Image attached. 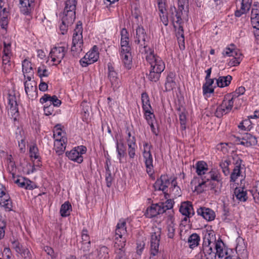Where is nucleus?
Here are the masks:
<instances>
[{
	"mask_svg": "<svg viewBox=\"0 0 259 259\" xmlns=\"http://www.w3.org/2000/svg\"><path fill=\"white\" fill-rule=\"evenodd\" d=\"M144 55L147 62L151 66L148 78L151 81L156 82L165 69V63L161 58L154 53L153 49Z\"/></svg>",
	"mask_w": 259,
	"mask_h": 259,
	"instance_id": "1",
	"label": "nucleus"
},
{
	"mask_svg": "<svg viewBox=\"0 0 259 259\" xmlns=\"http://www.w3.org/2000/svg\"><path fill=\"white\" fill-rule=\"evenodd\" d=\"M203 243L198 255L200 259H215L212 248L215 245V235L213 230H204L202 232Z\"/></svg>",
	"mask_w": 259,
	"mask_h": 259,
	"instance_id": "2",
	"label": "nucleus"
},
{
	"mask_svg": "<svg viewBox=\"0 0 259 259\" xmlns=\"http://www.w3.org/2000/svg\"><path fill=\"white\" fill-rule=\"evenodd\" d=\"M120 48L119 55L124 67L129 70L132 67V48L129 44V34L125 28L120 31Z\"/></svg>",
	"mask_w": 259,
	"mask_h": 259,
	"instance_id": "3",
	"label": "nucleus"
},
{
	"mask_svg": "<svg viewBox=\"0 0 259 259\" xmlns=\"http://www.w3.org/2000/svg\"><path fill=\"white\" fill-rule=\"evenodd\" d=\"M175 28L176 36L181 50L185 49V39L184 30L182 26L183 20L182 19V13L181 11H177L175 7L171 8L169 13Z\"/></svg>",
	"mask_w": 259,
	"mask_h": 259,
	"instance_id": "4",
	"label": "nucleus"
},
{
	"mask_svg": "<svg viewBox=\"0 0 259 259\" xmlns=\"http://www.w3.org/2000/svg\"><path fill=\"white\" fill-rule=\"evenodd\" d=\"M171 185L169 188L170 192L175 195H180L179 187L177 186V183L175 178L170 180L167 175H161L154 184V187L156 190H160L166 193L168 187Z\"/></svg>",
	"mask_w": 259,
	"mask_h": 259,
	"instance_id": "5",
	"label": "nucleus"
},
{
	"mask_svg": "<svg viewBox=\"0 0 259 259\" xmlns=\"http://www.w3.org/2000/svg\"><path fill=\"white\" fill-rule=\"evenodd\" d=\"M134 41L139 45V51L142 54L145 53L153 50L148 47L149 39L142 26H138L136 29V34L134 35Z\"/></svg>",
	"mask_w": 259,
	"mask_h": 259,
	"instance_id": "6",
	"label": "nucleus"
},
{
	"mask_svg": "<svg viewBox=\"0 0 259 259\" xmlns=\"http://www.w3.org/2000/svg\"><path fill=\"white\" fill-rule=\"evenodd\" d=\"M82 33V24L79 22L76 25L72 36L71 52L74 56L78 55L82 50L83 39Z\"/></svg>",
	"mask_w": 259,
	"mask_h": 259,
	"instance_id": "7",
	"label": "nucleus"
},
{
	"mask_svg": "<svg viewBox=\"0 0 259 259\" xmlns=\"http://www.w3.org/2000/svg\"><path fill=\"white\" fill-rule=\"evenodd\" d=\"M161 236V229L159 227L152 228L150 240L151 256H155L159 252V246Z\"/></svg>",
	"mask_w": 259,
	"mask_h": 259,
	"instance_id": "8",
	"label": "nucleus"
},
{
	"mask_svg": "<svg viewBox=\"0 0 259 259\" xmlns=\"http://www.w3.org/2000/svg\"><path fill=\"white\" fill-rule=\"evenodd\" d=\"M67 50V45L65 44L54 47L51 50L50 56L54 65H57L61 62Z\"/></svg>",
	"mask_w": 259,
	"mask_h": 259,
	"instance_id": "9",
	"label": "nucleus"
},
{
	"mask_svg": "<svg viewBox=\"0 0 259 259\" xmlns=\"http://www.w3.org/2000/svg\"><path fill=\"white\" fill-rule=\"evenodd\" d=\"M152 148V145L147 142L143 144V156L147 172L149 175H152L153 173V159L151 152Z\"/></svg>",
	"mask_w": 259,
	"mask_h": 259,
	"instance_id": "10",
	"label": "nucleus"
},
{
	"mask_svg": "<svg viewBox=\"0 0 259 259\" xmlns=\"http://www.w3.org/2000/svg\"><path fill=\"white\" fill-rule=\"evenodd\" d=\"M234 100L231 98V95L225 97L222 104L219 105L215 112V115L219 118L224 115L229 113L234 106Z\"/></svg>",
	"mask_w": 259,
	"mask_h": 259,
	"instance_id": "11",
	"label": "nucleus"
},
{
	"mask_svg": "<svg viewBox=\"0 0 259 259\" xmlns=\"http://www.w3.org/2000/svg\"><path fill=\"white\" fill-rule=\"evenodd\" d=\"M87 150V148L84 146H78L69 151H66L65 154L70 160L81 163L83 159L82 155L86 153Z\"/></svg>",
	"mask_w": 259,
	"mask_h": 259,
	"instance_id": "12",
	"label": "nucleus"
},
{
	"mask_svg": "<svg viewBox=\"0 0 259 259\" xmlns=\"http://www.w3.org/2000/svg\"><path fill=\"white\" fill-rule=\"evenodd\" d=\"M0 206L6 211L13 210V202L6 188L0 184Z\"/></svg>",
	"mask_w": 259,
	"mask_h": 259,
	"instance_id": "13",
	"label": "nucleus"
},
{
	"mask_svg": "<svg viewBox=\"0 0 259 259\" xmlns=\"http://www.w3.org/2000/svg\"><path fill=\"white\" fill-rule=\"evenodd\" d=\"M179 211L184 215V218L182 220V224L186 225L190 223L189 219L194 214L195 212L192 203L190 202H183L181 203Z\"/></svg>",
	"mask_w": 259,
	"mask_h": 259,
	"instance_id": "14",
	"label": "nucleus"
},
{
	"mask_svg": "<svg viewBox=\"0 0 259 259\" xmlns=\"http://www.w3.org/2000/svg\"><path fill=\"white\" fill-rule=\"evenodd\" d=\"M251 23L254 29V34L256 39L259 38V3H254L251 13Z\"/></svg>",
	"mask_w": 259,
	"mask_h": 259,
	"instance_id": "15",
	"label": "nucleus"
},
{
	"mask_svg": "<svg viewBox=\"0 0 259 259\" xmlns=\"http://www.w3.org/2000/svg\"><path fill=\"white\" fill-rule=\"evenodd\" d=\"M98 47L94 46L92 50L88 52L81 60L80 64L82 67H87L89 65L96 62L99 58Z\"/></svg>",
	"mask_w": 259,
	"mask_h": 259,
	"instance_id": "16",
	"label": "nucleus"
},
{
	"mask_svg": "<svg viewBox=\"0 0 259 259\" xmlns=\"http://www.w3.org/2000/svg\"><path fill=\"white\" fill-rule=\"evenodd\" d=\"M108 78L113 90H117L121 85L119 75L111 63L108 64Z\"/></svg>",
	"mask_w": 259,
	"mask_h": 259,
	"instance_id": "17",
	"label": "nucleus"
},
{
	"mask_svg": "<svg viewBox=\"0 0 259 259\" xmlns=\"http://www.w3.org/2000/svg\"><path fill=\"white\" fill-rule=\"evenodd\" d=\"M77 0H67L64 9L63 15L68 16L69 21L71 22L75 19V10Z\"/></svg>",
	"mask_w": 259,
	"mask_h": 259,
	"instance_id": "18",
	"label": "nucleus"
},
{
	"mask_svg": "<svg viewBox=\"0 0 259 259\" xmlns=\"http://www.w3.org/2000/svg\"><path fill=\"white\" fill-rule=\"evenodd\" d=\"M235 166L230 176V182H235L240 177H243L241 175L242 170L244 168L243 161L239 158L235 160Z\"/></svg>",
	"mask_w": 259,
	"mask_h": 259,
	"instance_id": "19",
	"label": "nucleus"
},
{
	"mask_svg": "<svg viewBox=\"0 0 259 259\" xmlns=\"http://www.w3.org/2000/svg\"><path fill=\"white\" fill-rule=\"evenodd\" d=\"M34 0H19V8L22 14L30 16L33 9Z\"/></svg>",
	"mask_w": 259,
	"mask_h": 259,
	"instance_id": "20",
	"label": "nucleus"
},
{
	"mask_svg": "<svg viewBox=\"0 0 259 259\" xmlns=\"http://www.w3.org/2000/svg\"><path fill=\"white\" fill-rule=\"evenodd\" d=\"M198 215L202 217L207 221H213L215 217V213L212 209L206 207H200L197 210Z\"/></svg>",
	"mask_w": 259,
	"mask_h": 259,
	"instance_id": "21",
	"label": "nucleus"
},
{
	"mask_svg": "<svg viewBox=\"0 0 259 259\" xmlns=\"http://www.w3.org/2000/svg\"><path fill=\"white\" fill-rule=\"evenodd\" d=\"M239 144L246 147H250L257 144V141L255 137L250 134L246 133L244 135L242 139L238 138Z\"/></svg>",
	"mask_w": 259,
	"mask_h": 259,
	"instance_id": "22",
	"label": "nucleus"
},
{
	"mask_svg": "<svg viewBox=\"0 0 259 259\" xmlns=\"http://www.w3.org/2000/svg\"><path fill=\"white\" fill-rule=\"evenodd\" d=\"M163 213H164V210L161 208L160 204L158 203L153 204L150 207H148L147 209L145 215L147 218H152Z\"/></svg>",
	"mask_w": 259,
	"mask_h": 259,
	"instance_id": "23",
	"label": "nucleus"
},
{
	"mask_svg": "<svg viewBox=\"0 0 259 259\" xmlns=\"http://www.w3.org/2000/svg\"><path fill=\"white\" fill-rule=\"evenodd\" d=\"M40 102L41 104L45 103H49L53 107H59L61 104V100H59L56 96H51L49 94H45L40 99Z\"/></svg>",
	"mask_w": 259,
	"mask_h": 259,
	"instance_id": "24",
	"label": "nucleus"
},
{
	"mask_svg": "<svg viewBox=\"0 0 259 259\" xmlns=\"http://www.w3.org/2000/svg\"><path fill=\"white\" fill-rule=\"evenodd\" d=\"M14 182L19 187L26 189L32 190L36 187L35 184L31 181L24 177H19L17 178L14 181Z\"/></svg>",
	"mask_w": 259,
	"mask_h": 259,
	"instance_id": "25",
	"label": "nucleus"
},
{
	"mask_svg": "<svg viewBox=\"0 0 259 259\" xmlns=\"http://www.w3.org/2000/svg\"><path fill=\"white\" fill-rule=\"evenodd\" d=\"M176 73L174 72H169L167 74L165 83L166 91H170L176 86Z\"/></svg>",
	"mask_w": 259,
	"mask_h": 259,
	"instance_id": "26",
	"label": "nucleus"
},
{
	"mask_svg": "<svg viewBox=\"0 0 259 259\" xmlns=\"http://www.w3.org/2000/svg\"><path fill=\"white\" fill-rule=\"evenodd\" d=\"M207 182H208L210 180L213 181H216L221 185L222 184V178L220 172L216 169H212L208 172H207L206 176L203 177Z\"/></svg>",
	"mask_w": 259,
	"mask_h": 259,
	"instance_id": "27",
	"label": "nucleus"
},
{
	"mask_svg": "<svg viewBox=\"0 0 259 259\" xmlns=\"http://www.w3.org/2000/svg\"><path fill=\"white\" fill-rule=\"evenodd\" d=\"M238 54H242L240 50L235 46L232 44L227 47L223 51L222 55L224 57L237 56Z\"/></svg>",
	"mask_w": 259,
	"mask_h": 259,
	"instance_id": "28",
	"label": "nucleus"
},
{
	"mask_svg": "<svg viewBox=\"0 0 259 259\" xmlns=\"http://www.w3.org/2000/svg\"><path fill=\"white\" fill-rule=\"evenodd\" d=\"M81 238L82 246L81 247V249L84 252L89 251L90 247L91 241L88 234V231L85 228H83L82 230Z\"/></svg>",
	"mask_w": 259,
	"mask_h": 259,
	"instance_id": "29",
	"label": "nucleus"
},
{
	"mask_svg": "<svg viewBox=\"0 0 259 259\" xmlns=\"http://www.w3.org/2000/svg\"><path fill=\"white\" fill-rule=\"evenodd\" d=\"M234 196L236 198L237 200L241 202H245L248 198L246 190L245 188L240 187L235 189Z\"/></svg>",
	"mask_w": 259,
	"mask_h": 259,
	"instance_id": "30",
	"label": "nucleus"
},
{
	"mask_svg": "<svg viewBox=\"0 0 259 259\" xmlns=\"http://www.w3.org/2000/svg\"><path fill=\"white\" fill-rule=\"evenodd\" d=\"M67 138H64L62 140L55 141L54 146L56 153L58 155H61L63 154L66 149Z\"/></svg>",
	"mask_w": 259,
	"mask_h": 259,
	"instance_id": "31",
	"label": "nucleus"
},
{
	"mask_svg": "<svg viewBox=\"0 0 259 259\" xmlns=\"http://www.w3.org/2000/svg\"><path fill=\"white\" fill-rule=\"evenodd\" d=\"M196 172L198 176L203 177V175L207 174L208 165L206 162L203 161H198L196 165Z\"/></svg>",
	"mask_w": 259,
	"mask_h": 259,
	"instance_id": "32",
	"label": "nucleus"
},
{
	"mask_svg": "<svg viewBox=\"0 0 259 259\" xmlns=\"http://www.w3.org/2000/svg\"><path fill=\"white\" fill-rule=\"evenodd\" d=\"M214 245L216 250V252H214V254H215V259L216 258L217 255H218L219 258L223 257L227 254L223 242L222 241H218L215 243Z\"/></svg>",
	"mask_w": 259,
	"mask_h": 259,
	"instance_id": "33",
	"label": "nucleus"
},
{
	"mask_svg": "<svg viewBox=\"0 0 259 259\" xmlns=\"http://www.w3.org/2000/svg\"><path fill=\"white\" fill-rule=\"evenodd\" d=\"M126 232V222L124 220H120L116 227L115 236H123Z\"/></svg>",
	"mask_w": 259,
	"mask_h": 259,
	"instance_id": "34",
	"label": "nucleus"
},
{
	"mask_svg": "<svg viewBox=\"0 0 259 259\" xmlns=\"http://www.w3.org/2000/svg\"><path fill=\"white\" fill-rule=\"evenodd\" d=\"M232 79V77L228 75L227 76H220L217 79V84L220 88H224L228 86Z\"/></svg>",
	"mask_w": 259,
	"mask_h": 259,
	"instance_id": "35",
	"label": "nucleus"
},
{
	"mask_svg": "<svg viewBox=\"0 0 259 259\" xmlns=\"http://www.w3.org/2000/svg\"><path fill=\"white\" fill-rule=\"evenodd\" d=\"M22 71L24 77H26V74L33 75V70L31 63L27 59H25L22 62Z\"/></svg>",
	"mask_w": 259,
	"mask_h": 259,
	"instance_id": "36",
	"label": "nucleus"
},
{
	"mask_svg": "<svg viewBox=\"0 0 259 259\" xmlns=\"http://www.w3.org/2000/svg\"><path fill=\"white\" fill-rule=\"evenodd\" d=\"M24 84L25 93L28 96L31 95L37 90L36 83L34 80L29 82L24 81Z\"/></svg>",
	"mask_w": 259,
	"mask_h": 259,
	"instance_id": "37",
	"label": "nucleus"
},
{
	"mask_svg": "<svg viewBox=\"0 0 259 259\" xmlns=\"http://www.w3.org/2000/svg\"><path fill=\"white\" fill-rule=\"evenodd\" d=\"M72 210V206L68 201H66L63 203L60 208V213L62 217H66L70 215Z\"/></svg>",
	"mask_w": 259,
	"mask_h": 259,
	"instance_id": "38",
	"label": "nucleus"
},
{
	"mask_svg": "<svg viewBox=\"0 0 259 259\" xmlns=\"http://www.w3.org/2000/svg\"><path fill=\"white\" fill-rule=\"evenodd\" d=\"M116 148L117 152V157L121 162V160L126 154V148L124 144L122 142L119 143L117 141L116 143Z\"/></svg>",
	"mask_w": 259,
	"mask_h": 259,
	"instance_id": "39",
	"label": "nucleus"
},
{
	"mask_svg": "<svg viewBox=\"0 0 259 259\" xmlns=\"http://www.w3.org/2000/svg\"><path fill=\"white\" fill-rule=\"evenodd\" d=\"M68 16L63 15L62 18V23L60 26V29L62 34H64L67 30V27L73 24L74 20H73L71 22L68 20Z\"/></svg>",
	"mask_w": 259,
	"mask_h": 259,
	"instance_id": "40",
	"label": "nucleus"
},
{
	"mask_svg": "<svg viewBox=\"0 0 259 259\" xmlns=\"http://www.w3.org/2000/svg\"><path fill=\"white\" fill-rule=\"evenodd\" d=\"M8 16L9 13L4 8L0 13V24L3 29H6L8 24Z\"/></svg>",
	"mask_w": 259,
	"mask_h": 259,
	"instance_id": "41",
	"label": "nucleus"
},
{
	"mask_svg": "<svg viewBox=\"0 0 259 259\" xmlns=\"http://www.w3.org/2000/svg\"><path fill=\"white\" fill-rule=\"evenodd\" d=\"M200 238L199 236L196 233H193L188 238V242L189 247L191 248H194L197 246L199 244Z\"/></svg>",
	"mask_w": 259,
	"mask_h": 259,
	"instance_id": "42",
	"label": "nucleus"
},
{
	"mask_svg": "<svg viewBox=\"0 0 259 259\" xmlns=\"http://www.w3.org/2000/svg\"><path fill=\"white\" fill-rule=\"evenodd\" d=\"M53 137L55 139V141L62 140L64 138H67L65 136V133L62 131V129L60 127L59 125H56L54 127L53 131Z\"/></svg>",
	"mask_w": 259,
	"mask_h": 259,
	"instance_id": "43",
	"label": "nucleus"
},
{
	"mask_svg": "<svg viewBox=\"0 0 259 259\" xmlns=\"http://www.w3.org/2000/svg\"><path fill=\"white\" fill-rule=\"evenodd\" d=\"M141 100L143 111L152 109V107L150 103L149 97L146 93H143L141 94Z\"/></svg>",
	"mask_w": 259,
	"mask_h": 259,
	"instance_id": "44",
	"label": "nucleus"
},
{
	"mask_svg": "<svg viewBox=\"0 0 259 259\" xmlns=\"http://www.w3.org/2000/svg\"><path fill=\"white\" fill-rule=\"evenodd\" d=\"M243 55L242 54H238L237 56H234L232 59H230L228 61L227 64L228 66H236L240 64V62L242 60Z\"/></svg>",
	"mask_w": 259,
	"mask_h": 259,
	"instance_id": "45",
	"label": "nucleus"
},
{
	"mask_svg": "<svg viewBox=\"0 0 259 259\" xmlns=\"http://www.w3.org/2000/svg\"><path fill=\"white\" fill-rule=\"evenodd\" d=\"M98 251V259H109V249L108 248L105 246H102L100 247L99 249L97 250Z\"/></svg>",
	"mask_w": 259,
	"mask_h": 259,
	"instance_id": "46",
	"label": "nucleus"
},
{
	"mask_svg": "<svg viewBox=\"0 0 259 259\" xmlns=\"http://www.w3.org/2000/svg\"><path fill=\"white\" fill-rule=\"evenodd\" d=\"M125 242L126 239L123 236H115L114 247L115 249L124 248Z\"/></svg>",
	"mask_w": 259,
	"mask_h": 259,
	"instance_id": "47",
	"label": "nucleus"
},
{
	"mask_svg": "<svg viewBox=\"0 0 259 259\" xmlns=\"http://www.w3.org/2000/svg\"><path fill=\"white\" fill-rule=\"evenodd\" d=\"M4 55L3 56V59H5L7 57V59H10L12 55L11 52V44L10 42L7 43L6 41L4 42Z\"/></svg>",
	"mask_w": 259,
	"mask_h": 259,
	"instance_id": "48",
	"label": "nucleus"
},
{
	"mask_svg": "<svg viewBox=\"0 0 259 259\" xmlns=\"http://www.w3.org/2000/svg\"><path fill=\"white\" fill-rule=\"evenodd\" d=\"M250 6L245 4L243 3H241V6L239 10H237L235 12V15L236 17H239L243 14L247 13L249 10Z\"/></svg>",
	"mask_w": 259,
	"mask_h": 259,
	"instance_id": "49",
	"label": "nucleus"
},
{
	"mask_svg": "<svg viewBox=\"0 0 259 259\" xmlns=\"http://www.w3.org/2000/svg\"><path fill=\"white\" fill-rule=\"evenodd\" d=\"M37 73L40 78L42 77H48L50 74L47 67L44 65H41L37 68Z\"/></svg>",
	"mask_w": 259,
	"mask_h": 259,
	"instance_id": "50",
	"label": "nucleus"
},
{
	"mask_svg": "<svg viewBox=\"0 0 259 259\" xmlns=\"http://www.w3.org/2000/svg\"><path fill=\"white\" fill-rule=\"evenodd\" d=\"M152 109L144 110V116L148 123L150 124L154 123L155 120V115L153 112L151 111Z\"/></svg>",
	"mask_w": 259,
	"mask_h": 259,
	"instance_id": "51",
	"label": "nucleus"
},
{
	"mask_svg": "<svg viewBox=\"0 0 259 259\" xmlns=\"http://www.w3.org/2000/svg\"><path fill=\"white\" fill-rule=\"evenodd\" d=\"M206 182L207 181L204 178L202 177V181L198 182V184L195 186L194 191L196 192L197 193L203 192L206 187Z\"/></svg>",
	"mask_w": 259,
	"mask_h": 259,
	"instance_id": "52",
	"label": "nucleus"
},
{
	"mask_svg": "<svg viewBox=\"0 0 259 259\" xmlns=\"http://www.w3.org/2000/svg\"><path fill=\"white\" fill-rule=\"evenodd\" d=\"M10 59L3 58L2 69L5 73H7L12 69V65L11 64Z\"/></svg>",
	"mask_w": 259,
	"mask_h": 259,
	"instance_id": "53",
	"label": "nucleus"
},
{
	"mask_svg": "<svg viewBox=\"0 0 259 259\" xmlns=\"http://www.w3.org/2000/svg\"><path fill=\"white\" fill-rule=\"evenodd\" d=\"M231 163L230 160H225L220 163V166L222 169V171L225 176H228L230 173L229 166Z\"/></svg>",
	"mask_w": 259,
	"mask_h": 259,
	"instance_id": "54",
	"label": "nucleus"
},
{
	"mask_svg": "<svg viewBox=\"0 0 259 259\" xmlns=\"http://www.w3.org/2000/svg\"><path fill=\"white\" fill-rule=\"evenodd\" d=\"M160 205L164 210V212L166 211V210L171 209L173 207L174 201L171 199H169L167 200L164 202H160L159 203Z\"/></svg>",
	"mask_w": 259,
	"mask_h": 259,
	"instance_id": "55",
	"label": "nucleus"
},
{
	"mask_svg": "<svg viewBox=\"0 0 259 259\" xmlns=\"http://www.w3.org/2000/svg\"><path fill=\"white\" fill-rule=\"evenodd\" d=\"M29 153L31 158L37 159L39 157L38 150L36 145H33L30 147Z\"/></svg>",
	"mask_w": 259,
	"mask_h": 259,
	"instance_id": "56",
	"label": "nucleus"
},
{
	"mask_svg": "<svg viewBox=\"0 0 259 259\" xmlns=\"http://www.w3.org/2000/svg\"><path fill=\"white\" fill-rule=\"evenodd\" d=\"M245 92V89L244 87L241 86L238 88L231 95V98L234 100L239 96L243 95Z\"/></svg>",
	"mask_w": 259,
	"mask_h": 259,
	"instance_id": "57",
	"label": "nucleus"
},
{
	"mask_svg": "<svg viewBox=\"0 0 259 259\" xmlns=\"http://www.w3.org/2000/svg\"><path fill=\"white\" fill-rule=\"evenodd\" d=\"M179 120L181 124V129L185 130L186 128L187 117L185 113L182 112L179 114Z\"/></svg>",
	"mask_w": 259,
	"mask_h": 259,
	"instance_id": "58",
	"label": "nucleus"
},
{
	"mask_svg": "<svg viewBox=\"0 0 259 259\" xmlns=\"http://www.w3.org/2000/svg\"><path fill=\"white\" fill-rule=\"evenodd\" d=\"M9 106V112L14 119L16 120L19 115L18 104Z\"/></svg>",
	"mask_w": 259,
	"mask_h": 259,
	"instance_id": "59",
	"label": "nucleus"
},
{
	"mask_svg": "<svg viewBox=\"0 0 259 259\" xmlns=\"http://www.w3.org/2000/svg\"><path fill=\"white\" fill-rule=\"evenodd\" d=\"M47 103V105L44 106V111L45 114L47 116L51 115H55L54 107L52 105L49 104Z\"/></svg>",
	"mask_w": 259,
	"mask_h": 259,
	"instance_id": "60",
	"label": "nucleus"
},
{
	"mask_svg": "<svg viewBox=\"0 0 259 259\" xmlns=\"http://www.w3.org/2000/svg\"><path fill=\"white\" fill-rule=\"evenodd\" d=\"M115 259H126L124 248L115 249Z\"/></svg>",
	"mask_w": 259,
	"mask_h": 259,
	"instance_id": "61",
	"label": "nucleus"
},
{
	"mask_svg": "<svg viewBox=\"0 0 259 259\" xmlns=\"http://www.w3.org/2000/svg\"><path fill=\"white\" fill-rule=\"evenodd\" d=\"M19 253L24 259H31V253L29 249L25 247H23L20 252Z\"/></svg>",
	"mask_w": 259,
	"mask_h": 259,
	"instance_id": "62",
	"label": "nucleus"
},
{
	"mask_svg": "<svg viewBox=\"0 0 259 259\" xmlns=\"http://www.w3.org/2000/svg\"><path fill=\"white\" fill-rule=\"evenodd\" d=\"M6 223L4 221H0V240L3 239L5 235Z\"/></svg>",
	"mask_w": 259,
	"mask_h": 259,
	"instance_id": "63",
	"label": "nucleus"
},
{
	"mask_svg": "<svg viewBox=\"0 0 259 259\" xmlns=\"http://www.w3.org/2000/svg\"><path fill=\"white\" fill-rule=\"evenodd\" d=\"M209 4L212 8L219 10L220 6L222 5V0H210Z\"/></svg>",
	"mask_w": 259,
	"mask_h": 259,
	"instance_id": "64",
	"label": "nucleus"
}]
</instances>
